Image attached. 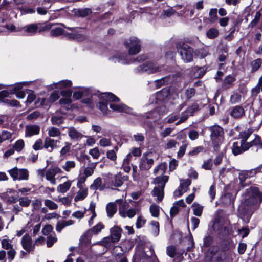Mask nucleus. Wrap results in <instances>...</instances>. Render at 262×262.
Returning a JSON list of instances; mask_svg holds the SVG:
<instances>
[{"label": "nucleus", "mask_w": 262, "mask_h": 262, "mask_svg": "<svg viewBox=\"0 0 262 262\" xmlns=\"http://www.w3.org/2000/svg\"><path fill=\"white\" fill-rule=\"evenodd\" d=\"M210 132V139L213 149L219 151L224 140L223 128L217 125H214L208 128Z\"/></svg>", "instance_id": "1"}, {"label": "nucleus", "mask_w": 262, "mask_h": 262, "mask_svg": "<svg viewBox=\"0 0 262 262\" xmlns=\"http://www.w3.org/2000/svg\"><path fill=\"white\" fill-rule=\"evenodd\" d=\"M250 196L241 204L240 207L246 211H251V207L258 202L260 203L262 201V193L257 187H250L249 190Z\"/></svg>", "instance_id": "2"}, {"label": "nucleus", "mask_w": 262, "mask_h": 262, "mask_svg": "<svg viewBox=\"0 0 262 262\" xmlns=\"http://www.w3.org/2000/svg\"><path fill=\"white\" fill-rule=\"evenodd\" d=\"M53 24H43L41 23L30 24L23 27L18 28V31H24L27 35H34L37 33L46 31L50 30Z\"/></svg>", "instance_id": "3"}, {"label": "nucleus", "mask_w": 262, "mask_h": 262, "mask_svg": "<svg viewBox=\"0 0 262 262\" xmlns=\"http://www.w3.org/2000/svg\"><path fill=\"white\" fill-rule=\"evenodd\" d=\"M177 49L184 62L192 61L194 53L192 48L184 42H180L177 44Z\"/></svg>", "instance_id": "4"}, {"label": "nucleus", "mask_w": 262, "mask_h": 262, "mask_svg": "<svg viewBox=\"0 0 262 262\" xmlns=\"http://www.w3.org/2000/svg\"><path fill=\"white\" fill-rule=\"evenodd\" d=\"M206 262H228L227 254L224 251H217L216 247H211L206 253Z\"/></svg>", "instance_id": "5"}, {"label": "nucleus", "mask_w": 262, "mask_h": 262, "mask_svg": "<svg viewBox=\"0 0 262 262\" xmlns=\"http://www.w3.org/2000/svg\"><path fill=\"white\" fill-rule=\"evenodd\" d=\"M168 180L167 176L158 177L154 180L155 183L158 184V187H155L152 191V195L157 196V201H161L164 196V189L166 182Z\"/></svg>", "instance_id": "6"}, {"label": "nucleus", "mask_w": 262, "mask_h": 262, "mask_svg": "<svg viewBox=\"0 0 262 262\" xmlns=\"http://www.w3.org/2000/svg\"><path fill=\"white\" fill-rule=\"evenodd\" d=\"M119 99L112 93H104L100 97L98 104L99 109L103 114L107 113L108 110V102H118Z\"/></svg>", "instance_id": "7"}, {"label": "nucleus", "mask_w": 262, "mask_h": 262, "mask_svg": "<svg viewBox=\"0 0 262 262\" xmlns=\"http://www.w3.org/2000/svg\"><path fill=\"white\" fill-rule=\"evenodd\" d=\"M8 172L14 181H28L29 172L25 168H18L15 167L8 170Z\"/></svg>", "instance_id": "8"}, {"label": "nucleus", "mask_w": 262, "mask_h": 262, "mask_svg": "<svg viewBox=\"0 0 262 262\" xmlns=\"http://www.w3.org/2000/svg\"><path fill=\"white\" fill-rule=\"evenodd\" d=\"M129 41L130 42L125 41L124 43L126 48H128L129 54H137L141 50V45L139 40L135 37H132L130 38Z\"/></svg>", "instance_id": "9"}, {"label": "nucleus", "mask_w": 262, "mask_h": 262, "mask_svg": "<svg viewBox=\"0 0 262 262\" xmlns=\"http://www.w3.org/2000/svg\"><path fill=\"white\" fill-rule=\"evenodd\" d=\"M151 153H144L140 159L139 168L141 171H147L154 163V159L151 158Z\"/></svg>", "instance_id": "10"}, {"label": "nucleus", "mask_w": 262, "mask_h": 262, "mask_svg": "<svg viewBox=\"0 0 262 262\" xmlns=\"http://www.w3.org/2000/svg\"><path fill=\"white\" fill-rule=\"evenodd\" d=\"M164 69L163 66H159L153 62H146L138 67L137 70L139 72H146L148 73H154L162 71Z\"/></svg>", "instance_id": "11"}, {"label": "nucleus", "mask_w": 262, "mask_h": 262, "mask_svg": "<svg viewBox=\"0 0 262 262\" xmlns=\"http://www.w3.org/2000/svg\"><path fill=\"white\" fill-rule=\"evenodd\" d=\"M63 171L60 168L57 166L51 167L48 169L45 173L46 179L47 181L52 185H55L56 184L55 176L57 174H62Z\"/></svg>", "instance_id": "12"}, {"label": "nucleus", "mask_w": 262, "mask_h": 262, "mask_svg": "<svg viewBox=\"0 0 262 262\" xmlns=\"http://www.w3.org/2000/svg\"><path fill=\"white\" fill-rule=\"evenodd\" d=\"M21 244L23 248L28 253L34 250V244H32L31 237L28 234L24 235L21 239Z\"/></svg>", "instance_id": "13"}, {"label": "nucleus", "mask_w": 262, "mask_h": 262, "mask_svg": "<svg viewBox=\"0 0 262 262\" xmlns=\"http://www.w3.org/2000/svg\"><path fill=\"white\" fill-rule=\"evenodd\" d=\"M59 140H55L50 137H46L44 140L43 147L45 149L52 152L55 148H57Z\"/></svg>", "instance_id": "14"}, {"label": "nucleus", "mask_w": 262, "mask_h": 262, "mask_svg": "<svg viewBox=\"0 0 262 262\" xmlns=\"http://www.w3.org/2000/svg\"><path fill=\"white\" fill-rule=\"evenodd\" d=\"M85 158L89 161L90 163L86 167H85L83 169V174L86 177L91 176L94 172L97 162H90V158L88 156H85Z\"/></svg>", "instance_id": "15"}, {"label": "nucleus", "mask_w": 262, "mask_h": 262, "mask_svg": "<svg viewBox=\"0 0 262 262\" xmlns=\"http://www.w3.org/2000/svg\"><path fill=\"white\" fill-rule=\"evenodd\" d=\"M68 135L71 140H79L81 139L83 135L74 127H67Z\"/></svg>", "instance_id": "16"}, {"label": "nucleus", "mask_w": 262, "mask_h": 262, "mask_svg": "<svg viewBox=\"0 0 262 262\" xmlns=\"http://www.w3.org/2000/svg\"><path fill=\"white\" fill-rule=\"evenodd\" d=\"M116 202L119 204V213L122 217H126V212L127 210L129 204L126 202H124L122 199L116 200Z\"/></svg>", "instance_id": "17"}, {"label": "nucleus", "mask_w": 262, "mask_h": 262, "mask_svg": "<svg viewBox=\"0 0 262 262\" xmlns=\"http://www.w3.org/2000/svg\"><path fill=\"white\" fill-rule=\"evenodd\" d=\"M122 229L118 226H114L110 230V236L113 242H117L121 236Z\"/></svg>", "instance_id": "18"}, {"label": "nucleus", "mask_w": 262, "mask_h": 262, "mask_svg": "<svg viewBox=\"0 0 262 262\" xmlns=\"http://www.w3.org/2000/svg\"><path fill=\"white\" fill-rule=\"evenodd\" d=\"M40 132V127L38 125H33L27 126L25 130V136L30 137L38 135Z\"/></svg>", "instance_id": "19"}, {"label": "nucleus", "mask_w": 262, "mask_h": 262, "mask_svg": "<svg viewBox=\"0 0 262 262\" xmlns=\"http://www.w3.org/2000/svg\"><path fill=\"white\" fill-rule=\"evenodd\" d=\"M245 115V111L244 108L239 105H237L233 107L230 115L234 118H239Z\"/></svg>", "instance_id": "20"}, {"label": "nucleus", "mask_w": 262, "mask_h": 262, "mask_svg": "<svg viewBox=\"0 0 262 262\" xmlns=\"http://www.w3.org/2000/svg\"><path fill=\"white\" fill-rule=\"evenodd\" d=\"M90 188L93 190H99L102 191L104 189L105 185L102 184L101 178L98 177L93 181V183L90 185Z\"/></svg>", "instance_id": "21"}, {"label": "nucleus", "mask_w": 262, "mask_h": 262, "mask_svg": "<svg viewBox=\"0 0 262 262\" xmlns=\"http://www.w3.org/2000/svg\"><path fill=\"white\" fill-rule=\"evenodd\" d=\"M170 94V91L169 88H165L157 93L156 98L158 101H162L168 97Z\"/></svg>", "instance_id": "22"}, {"label": "nucleus", "mask_w": 262, "mask_h": 262, "mask_svg": "<svg viewBox=\"0 0 262 262\" xmlns=\"http://www.w3.org/2000/svg\"><path fill=\"white\" fill-rule=\"evenodd\" d=\"M79 190L77 192L74 198L76 202L84 199L88 195V188L84 187L79 188Z\"/></svg>", "instance_id": "23"}, {"label": "nucleus", "mask_w": 262, "mask_h": 262, "mask_svg": "<svg viewBox=\"0 0 262 262\" xmlns=\"http://www.w3.org/2000/svg\"><path fill=\"white\" fill-rule=\"evenodd\" d=\"M48 131V137L50 138H58L59 139H61V132L60 130L55 127H49L47 129Z\"/></svg>", "instance_id": "24"}, {"label": "nucleus", "mask_w": 262, "mask_h": 262, "mask_svg": "<svg viewBox=\"0 0 262 262\" xmlns=\"http://www.w3.org/2000/svg\"><path fill=\"white\" fill-rule=\"evenodd\" d=\"M235 80V77L231 75H229L225 77L223 81V87L226 89H229L233 85Z\"/></svg>", "instance_id": "25"}, {"label": "nucleus", "mask_w": 262, "mask_h": 262, "mask_svg": "<svg viewBox=\"0 0 262 262\" xmlns=\"http://www.w3.org/2000/svg\"><path fill=\"white\" fill-rule=\"evenodd\" d=\"M117 207L115 203H109L106 207V210L107 212V216L109 217H112L114 214L116 212Z\"/></svg>", "instance_id": "26"}, {"label": "nucleus", "mask_w": 262, "mask_h": 262, "mask_svg": "<svg viewBox=\"0 0 262 262\" xmlns=\"http://www.w3.org/2000/svg\"><path fill=\"white\" fill-rule=\"evenodd\" d=\"M92 235L88 230L84 234H83L80 239V243L82 246H86L90 243Z\"/></svg>", "instance_id": "27"}, {"label": "nucleus", "mask_w": 262, "mask_h": 262, "mask_svg": "<svg viewBox=\"0 0 262 262\" xmlns=\"http://www.w3.org/2000/svg\"><path fill=\"white\" fill-rule=\"evenodd\" d=\"M110 107L113 111L117 112H126L128 107L124 104H117L114 103H110Z\"/></svg>", "instance_id": "28"}, {"label": "nucleus", "mask_w": 262, "mask_h": 262, "mask_svg": "<svg viewBox=\"0 0 262 262\" xmlns=\"http://www.w3.org/2000/svg\"><path fill=\"white\" fill-rule=\"evenodd\" d=\"M17 201H19V205L21 207H28L31 203V200L28 197H21L18 199L13 198L12 202L15 203Z\"/></svg>", "instance_id": "29"}, {"label": "nucleus", "mask_w": 262, "mask_h": 262, "mask_svg": "<svg viewBox=\"0 0 262 262\" xmlns=\"http://www.w3.org/2000/svg\"><path fill=\"white\" fill-rule=\"evenodd\" d=\"M123 184L121 178L119 175H115L111 182L108 183V186L120 187Z\"/></svg>", "instance_id": "30"}, {"label": "nucleus", "mask_w": 262, "mask_h": 262, "mask_svg": "<svg viewBox=\"0 0 262 262\" xmlns=\"http://www.w3.org/2000/svg\"><path fill=\"white\" fill-rule=\"evenodd\" d=\"M166 169V163H161L160 164L158 165L154 168V173L155 174H157L158 173H160L162 174H163L165 172Z\"/></svg>", "instance_id": "31"}, {"label": "nucleus", "mask_w": 262, "mask_h": 262, "mask_svg": "<svg viewBox=\"0 0 262 262\" xmlns=\"http://www.w3.org/2000/svg\"><path fill=\"white\" fill-rule=\"evenodd\" d=\"M71 184L72 182L70 181H68L63 184H60L57 187V191L61 193H64L70 189Z\"/></svg>", "instance_id": "32"}, {"label": "nucleus", "mask_w": 262, "mask_h": 262, "mask_svg": "<svg viewBox=\"0 0 262 262\" xmlns=\"http://www.w3.org/2000/svg\"><path fill=\"white\" fill-rule=\"evenodd\" d=\"M104 228V226L102 223H99L96 225L92 227L91 229L88 230V231L93 235V234H97L101 231V230Z\"/></svg>", "instance_id": "33"}, {"label": "nucleus", "mask_w": 262, "mask_h": 262, "mask_svg": "<svg viewBox=\"0 0 262 262\" xmlns=\"http://www.w3.org/2000/svg\"><path fill=\"white\" fill-rule=\"evenodd\" d=\"M252 133V130L251 129H248L244 132H240L239 137L242 139L241 142L244 143V142H246L251 135Z\"/></svg>", "instance_id": "34"}, {"label": "nucleus", "mask_w": 262, "mask_h": 262, "mask_svg": "<svg viewBox=\"0 0 262 262\" xmlns=\"http://www.w3.org/2000/svg\"><path fill=\"white\" fill-rule=\"evenodd\" d=\"M72 85V82L70 80H64L59 81L55 84V88L56 89H64L70 87Z\"/></svg>", "instance_id": "35"}, {"label": "nucleus", "mask_w": 262, "mask_h": 262, "mask_svg": "<svg viewBox=\"0 0 262 262\" xmlns=\"http://www.w3.org/2000/svg\"><path fill=\"white\" fill-rule=\"evenodd\" d=\"M219 34V31L217 29L211 28L206 32V36L209 39H214L218 36Z\"/></svg>", "instance_id": "36"}, {"label": "nucleus", "mask_w": 262, "mask_h": 262, "mask_svg": "<svg viewBox=\"0 0 262 262\" xmlns=\"http://www.w3.org/2000/svg\"><path fill=\"white\" fill-rule=\"evenodd\" d=\"M12 133L7 130H3L0 133V144L6 140L11 138Z\"/></svg>", "instance_id": "37"}, {"label": "nucleus", "mask_w": 262, "mask_h": 262, "mask_svg": "<svg viewBox=\"0 0 262 262\" xmlns=\"http://www.w3.org/2000/svg\"><path fill=\"white\" fill-rule=\"evenodd\" d=\"M243 148L241 146V143L239 144L238 142H234L232 147V152L234 155H237L244 152Z\"/></svg>", "instance_id": "38"}, {"label": "nucleus", "mask_w": 262, "mask_h": 262, "mask_svg": "<svg viewBox=\"0 0 262 262\" xmlns=\"http://www.w3.org/2000/svg\"><path fill=\"white\" fill-rule=\"evenodd\" d=\"M91 9L88 8L79 9L76 12L77 15L81 17H86L91 14Z\"/></svg>", "instance_id": "39"}, {"label": "nucleus", "mask_w": 262, "mask_h": 262, "mask_svg": "<svg viewBox=\"0 0 262 262\" xmlns=\"http://www.w3.org/2000/svg\"><path fill=\"white\" fill-rule=\"evenodd\" d=\"M76 167V163L74 161H67L65 164L62 165V168L67 172H69L71 169Z\"/></svg>", "instance_id": "40"}, {"label": "nucleus", "mask_w": 262, "mask_h": 262, "mask_svg": "<svg viewBox=\"0 0 262 262\" xmlns=\"http://www.w3.org/2000/svg\"><path fill=\"white\" fill-rule=\"evenodd\" d=\"M44 204L50 210H55L58 208V205L51 200L45 199L44 200Z\"/></svg>", "instance_id": "41"}, {"label": "nucleus", "mask_w": 262, "mask_h": 262, "mask_svg": "<svg viewBox=\"0 0 262 262\" xmlns=\"http://www.w3.org/2000/svg\"><path fill=\"white\" fill-rule=\"evenodd\" d=\"M150 212L152 216L158 217L159 216V206L156 204H152L149 208Z\"/></svg>", "instance_id": "42"}, {"label": "nucleus", "mask_w": 262, "mask_h": 262, "mask_svg": "<svg viewBox=\"0 0 262 262\" xmlns=\"http://www.w3.org/2000/svg\"><path fill=\"white\" fill-rule=\"evenodd\" d=\"M217 9H211L209 13V20L210 23H213L217 19Z\"/></svg>", "instance_id": "43"}, {"label": "nucleus", "mask_w": 262, "mask_h": 262, "mask_svg": "<svg viewBox=\"0 0 262 262\" xmlns=\"http://www.w3.org/2000/svg\"><path fill=\"white\" fill-rule=\"evenodd\" d=\"M191 181L190 179H187L182 181L179 187L184 192L187 191L188 187L190 185Z\"/></svg>", "instance_id": "44"}, {"label": "nucleus", "mask_w": 262, "mask_h": 262, "mask_svg": "<svg viewBox=\"0 0 262 262\" xmlns=\"http://www.w3.org/2000/svg\"><path fill=\"white\" fill-rule=\"evenodd\" d=\"M261 16V14L260 12V11H257L255 14L253 20H252V21L249 24L248 27L253 28L254 27H255L259 22Z\"/></svg>", "instance_id": "45"}, {"label": "nucleus", "mask_w": 262, "mask_h": 262, "mask_svg": "<svg viewBox=\"0 0 262 262\" xmlns=\"http://www.w3.org/2000/svg\"><path fill=\"white\" fill-rule=\"evenodd\" d=\"M261 63L262 62L260 59H257L256 60H253L251 62L252 72H255V71L258 70V69L260 67Z\"/></svg>", "instance_id": "46"}, {"label": "nucleus", "mask_w": 262, "mask_h": 262, "mask_svg": "<svg viewBox=\"0 0 262 262\" xmlns=\"http://www.w3.org/2000/svg\"><path fill=\"white\" fill-rule=\"evenodd\" d=\"M1 244L2 247L6 250H8L13 248L11 240L3 239L1 241Z\"/></svg>", "instance_id": "47"}, {"label": "nucleus", "mask_w": 262, "mask_h": 262, "mask_svg": "<svg viewBox=\"0 0 262 262\" xmlns=\"http://www.w3.org/2000/svg\"><path fill=\"white\" fill-rule=\"evenodd\" d=\"M25 143L23 140L19 139L16 141L13 145V148L17 151H20L24 148Z\"/></svg>", "instance_id": "48"}, {"label": "nucleus", "mask_w": 262, "mask_h": 262, "mask_svg": "<svg viewBox=\"0 0 262 262\" xmlns=\"http://www.w3.org/2000/svg\"><path fill=\"white\" fill-rule=\"evenodd\" d=\"M51 121L53 125H59L63 123V119L62 116H53L51 117Z\"/></svg>", "instance_id": "49"}, {"label": "nucleus", "mask_w": 262, "mask_h": 262, "mask_svg": "<svg viewBox=\"0 0 262 262\" xmlns=\"http://www.w3.org/2000/svg\"><path fill=\"white\" fill-rule=\"evenodd\" d=\"M177 144H178V143L176 140L171 139H168L164 148L166 149H172L176 147Z\"/></svg>", "instance_id": "50"}, {"label": "nucleus", "mask_w": 262, "mask_h": 262, "mask_svg": "<svg viewBox=\"0 0 262 262\" xmlns=\"http://www.w3.org/2000/svg\"><path fill=\"white\" fill-rule=\"evenodd\" d=\"M57 241V238L54 234V235H50L47 237V246L48 247H51Z\"/></svg>", "instance_id": "51"}, {"label": "nucleus", "mask_w": 262, "mask_h": 262, "mask_svg": "<svg viewBox=\"0 0 262 262\" xmlns=\"http://www.w3.org/2000/svg\"><path fill=\"white\" fill-rule=\"evenodd\" d=\"M195 94V90L193 88H188L185 92V95L187 100H190L194 96Z\"/></svg>", "instance_id": "52"}, {"label": "nucleus", "mask_w": 262, "mask_h": 262, "mask_svg": "<svg viewBox=\"0 0 262 262\" xmlns=\"http://www.w3.org/2000/svg\"><path fill=\"white\" fill-rule=\"evenodd\" d=\"M193 214L198 216H201L203 209V207L200 205H193L192 206Z\"/></svg>", "instance_id": "53"}, {"label": "nucleus", "mask_w": 262, "mask_h": 262, "mask_svg": "<svg viewBox=\"0 0 262 262\" xmlns=\"http://www.w3.org/2000/svg\"><path fill=\"white\" fill-rule=\"evenodd\" d=\"M166 253L168 256L173 258L176 255V248L174 246H169L167 247Z\"/></svg>", "instance_id": "54"}, {"label": "nucleus", "mask_w": 262, "mask_h": 262, "mask_svg": "<svg viewBox=\"0 0 262 262\" xmlns=\"http://www.w3.org/2000/svg\"><path fill=\"white\" fill-rule=\"evenodd\" d=\"M88 177H85L82 173L81 174L78 178L77 186L78 188H81L83 186V184L86 180Z\"/></svg>", "instance_id": "55"}, {"label": "nucleus", "mask_w": 262, "mask_h": 262, "mask_svg": "<svg viewBox=\"0 0 262 262\" xmlns=\"http://www.w3.org/2000/svg\"><path fill=\"white\" fill-rule=\"evenodd\" d=\"M16 252L14 248L8 250L7 251V259L9 262H12L14 259Z\"/></svg>", "instance_id": "56"}, {"label": "nucleus", "mask_w": 262, "mask_h": 262, "mask_svg": "<svg viewBox=\"0 0 262 262\" xmlns=\"http://www.w3.org/2000/svg\"><path fill=\"white\" fill-rule=\"evenodd\" d=\"M89 153L94 159H98L100 156V153L97 147L90 150Z\"/></svg>", "instance_id": "57"}, {"label": "nucleus", "mask_w": 262, "mask_h": 262, "mask_svg": "<svg viewBox=\"0 0 262 262\" xmlns=\"http://www.w3.org/2000/svg\"><path fill=\"white\" fill-rule=\"evenodd\" d=\"M43 143L41 139H37L34 144L33 145V148L35 150H38L44 148L43 147Z\"/></svg>", "instance_id": "58"}, {"label": "nucleus", "mask_w": 262, "mask_h": 262, "mask_svg": "<svg viewBox=\"0 0 262 262\" xmlns=\"http://www.w3.org/2000/svg\"><path fill=\"white\" fill-rule=\"evenodd\" d=\"M115 242H113V239L111 237L108 236L104 237L103 240L101 242V244L105 247H109L111 245L112 243H115Z\"/></svg>", "instance_id": "59"}, {"label": "nucleus", "mask_w": 262, "mask_h": 262, "mask_svg": "<svg viewBox=\"0 0 262 262\" xmlns=\"http://www.w3.org/2000/svg\"><path fill=\"white\" fill-rule=\"evenodd\" d=\"M99 144L102 147L110 146L112 145L111 140L106 138L101 139L99 142Z\"/></svg>", "instance_id": "60"}, {"label": "nucleus", "mask_w": 262, "mask_h": 262, "mask_svg": "<svg viewBox=\"0 0 262 262\" xmlns=\"http://www.w3.org/2000/svg\"><path fill=\"white\" fill-rule=\"evenodd\" d=\"M63 30L61 28H56L51 30L50 32L51 36H57L62 34Z\"/></svg>", "instance_id": "61"}, {"label": "nucleus", "mask_w": 262, "mask_h": 262, "mask_svg": "<svg viewBox=\"0 0 262 262\" xmlns=\"http://www.w3.org/2000/svg\"><path fill=\"white\" fill-rule=\"evenodd\" d=\"M251 172L250 171H244L239 173V179L242 185H243V183L245 182L246 179L249 177V173Z\"/></svg>", "instance_id": "62"}, {"label": "nucleus", "mask_w": 262, "mask_h": 262, "mask_svg": "<svg viewBox=\"0 0 262 262\" xmlns=\"http://www.w3.org/2000/svg\"><path fill=\"white\" fill-rule=\"evenodd\" d=\"M53 228L50 224L46 225L42 229V233L45 235H48L53 231Z\"/></svg>", "instance_id": "63"}, {"label": "nucleus", "mask_w": 262, "mask_h": 262, "mask_svg": "<svg viewBox=\"0 0 262 262\" xmlns=\"http://www.w3.org/2000/svg\"><path fill=\"white\" fill-rule=\"evenodd\" d=\"M106 157L112 161H115L117 159V155L115 150H110L106 152Z\"/></svg>", "instance_id": "64"}]
</instances>
